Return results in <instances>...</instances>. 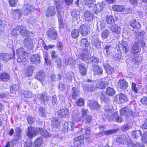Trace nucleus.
I'll use <instances>...</instances> for the list:
<instances>
[{"instance_id":"nucleus-1","label":"nucleus","mask_w":147,"mask_h":147,"mask_svg":"<svg viewBox=\"0 0 147 147\" xmlns=\"http://www.w3.org/2000/svg\"><path fill=\"white\" fill-rule=\"evenodd\" d=\"M132 112V110L130 108L127 107H124L120 110V114L122 115H125L126 116L125 119V121L127 124L131 121L130 119L131 116L129 115L130 113Z\"/></svg>"},{"instance_id":"nucleus-2","label":"nucleus","mask_w":147,"mask_h":147,"mask_svg":"<svg viewBox=\"0 0 147 147\" xmlns=\"http://www.w3.org/2000/svg\"><path fill=\"white\" fill-rule=\"evenodd\" d=\"M79 30L82 35L85 36H86L89 33L90 28L86 25L82 24L80 26Z\"/></svg>"},{"instance_id":"nucleus-3","label":"nucleus","mask_w":147,"mask_h":147,"mask_svg":"<svg viewBox=\"0 0 147 147\" xmlns=\"http://www.w3.org/2000/svg\"><path fill=\"white\" fill-rule=\"evenodd\" d=\"M57 114L59 118H65L68 116L69 112L67 109H63L59 110L57 112Z\"/></svg>"},{"instance_id":"nucleus-4","label":"nucleus","mask_w":147,"mask_h":147,"mask_svg":"<svg viewBox=\"0 0 147 147\" xmlns=\"http://www.w3.org/2000/svg\"><path fill=\"white\" fill-rule=\"evenodd\" d=\"M47 34L49 38L52 39H56L57 37V33L56 30L54 28H52L49 30Z\"/></svg>"},{"instance_id":"nucleus-5","label":"nucleus","mask_w":147,"mask_h":147,"mask_svg":"<svg viewBox=\"0 0 147 147\" xmlns=\"http://www.w3.org/2000/svg\"><path fill=\"white\" fill-rule=\"evenodd\" d=\"M37 129H36L32 127H29L28 129V132L27 135L30 138H32L34 136H36L37 132H38Z\"/></svg>"},{"instance_id":"nucleus-6","label":"nucleus","mask_w":147,"mask_h":147,"mask_svg":"<svg viewBox=\"0 0 147 147\" xmlns=\"http://www.w3.org/2000/svg\"><path fill=\"white\" fill-rule=\"evenodd\" d=\"M119 47L120 52L121 53H125L129 51V46L126 41H122Z\"/></svg>"},{"instance_id":"nucleus-7","label":"nucleus","mask_w":147,"mask_h":147,"mask_svg":"<svg viewBox=\"0 0 147 147\" xmlns=\"http://www.w3.org/2000/svg\"><path fill=\"white\" fill-rule=\"evenodd\" d=\"M131 141L130 139L128 136H126L124 134L122 135L121 136L117 138L116 141L118 143L121 144H124L125 143L127 142L128 144L129 142H128V140Z\"/></svg>"},{"instance_id":"nucleus-8","label":"nucleus","mask_w":147,"mask_h":147,"mask_svg":"<svg viewBox=\"0 0 147 147\" xmlns=\"http://www.w3.org/2000/svg\"><path fill=\"white\" fill-rule=\"evenodd\" d=\"M34 40L29 37L26 38L24 40V44L25 47L29 49H32L33 47Z\"/></svg>"},{"instance_id":"nucleus-9","label":"nucleus","mask_w":147,"mask_h":147,"mask_svg":"<svg viewBox=\"0 0 147 147\" xmlns=\"http://www.w3.org/2000/svg\"><path fill=\"white\" fill-rule=\"evenodd\" d=\"M78 67L81 75L83 76L86 75L87 74V69L85 64L83 63L79 64L78 65Z\"/></svg>"},{"instance_id":"nucleus-10","label":"nucleus","mask_w":147,"mask_h":147,"mask_svg":"<svg viewBox=\"0 0 147 147\" xmlns=\"http://www.w3.org/2000/svg\"><path fill=\"white\" fill-rule=\"evenodd\" d=\"M45 72L42 70H40L36 73V78L42 82L45 79Z\"/></svg>"},{"instance_id":"nucleus-11","label":"nucleus","mask_w":147,"mask_h":147,"mask_svg":"<svg viewBox=\"0 0 147 147\" xmlns=\"http://www.w3.org/2000/svg\"><path fill=\"white\" fill-rule=\"evenodd\" d=\"M90 108L92 110H99L100 108V106L99 105L96 101H90L89 104Z\"/></svg>"},{"instance_id":"nucleus-12","label":"nucleus","mask_w":147,"mask_h":147,"mask_svg":"<svg viewBox=\"0 0 147 147\" xmlns=\"http://www.w3.org/2000/svg\"><path fill=\"white\" fill-rule=\"evenodd\" d=\"M32 63L38 64L40 63V57L38 54L32 55L30 59Z\"/></svg>"},{"instance_id":"nucleus-13","label":"nucleus","mask_w":147,"mask_h":147,"mask_svg":"<svg viewBox=\"0 0 147 147\" xmlns=\"http://www.w3.org/2000/svg\"><path fill=\"white\" fill-rule=\"evenodd\" d=\"M74 124L70 122H65L63 126V131L64 132L67 131L68 130H72L74 128Z\"/></svg>"},{"instance_id":"nucleus-14","label":"nucleus","mask_w":147,"mask_h":147,"mask_svg":"<svg viewBox=\"0 0 147 147\" xmlns=\"http://www.w3.org/2000/svg\"><path fill=\"white\" fill-rule=\"evenodd\" d=\"M115 97H119V99H117L116 100L119 101L120 103H124L125 102H126L128 101L126 96L122 93L119 94L116 96Z\"/></svg>"},{"instance_id":"nucleus-15","label":"nucleus","mask_w":147,"mask_h":147,"mask_svg":"<svg viewBox=\"0 0 147 147\" xmlns=\"http://www.w3.org/2000/svg\"><path fill=\"white\" fill-rule=\"evenodd\" d=\"M141 49L139 45V43H135L132 47L131 52L133 54L138 53L141 50Z\"/></svg>"},{"instance_id":"nucleus-16","label":"nucleus","mask_w":147,"mask_h":147,"mask_svg":"<svg viewBox=\"0 0 147 147\" xmlns=\"http://www.w3.org/2000/svg\"><path fill=\"white\" fill-rule=\"evenodd\" d=\"M56 13L55 7L51 6L49 7L46 12V15L47 17L54 16Z\"/></svg>"},{"instance_id":"nucleus-17","label":"nucleus","mask_w":147,"mask_h":147,"mask_svg":"<svg viewBox=\"0 0 147 147\" xmlns=\"http://www.w3.org/2000/svg\"><path fill=\"white\" fill-rule=\"evenodd\" d=\"M112 106L110 103H108L106 105L105 110V113L107 115L108 117L112 116L113 111Z\"/></svg>"},{"instance_id":"nucleus-18","label":"nucleus","mask_w":147,"mask_h":147,"mask_svg":"<svg viewBox=\"0 0 147 147\" xmlns=\"http://www.w3.org/2000/svg\"><path fill=\"white\" fill-rule=\"evenodd\" d=\"M93 72L95 75H100L102 74L103 69L99 65H94Z\"/></svg>"},{"instance_id":"nucleus-19","label":"nucleus","mask_w":147,"mask_h":147,"mask_svg":"<svg viewBox=\"0 0 147 147\" xmlns=\"http://www.w3.org/2000/svg\"><path fill=\"white\" fill-rule=\"evenodd\" d=\"M110 29L115 34H120L121 31V28L116 26L115 24H113L109 27Z\"/></svg>"},{"instance_id":"nucleus-20","label":"nucleus","mask_w":147,"mask_h":147,"mask_svg":"<svg viewBox=\"0 0 147 147\" xmlns=\"http://www.w3.org/2000/svg\"><path fill=\"white\" fill-rule=\"evenodd\" d=\"M20 34L22 36L27 38L28 37V36L30 35V33L25 27L22 26H20Z\"/></svg>"},{"instance_id":"nucleus-21","label":"nucleus","mask_w":147,"mask_h":147,"mask_svg":"<svg viewBox=\"0 0 147 147\" xmlns=\"http://www.w3.org/2000/svg\"><path fill=\"white\" fill-rule=\"evenodd\" d=\"M13 55L10 53H2L0 55V59L4 61H8L11 59Z\"/></svg>"},{"instance_id":"nucleus-22","label":"nucleus","mask_w":147,"mask_h":147,"mask_svg":"<svg viewBox=\"0 0 147 147\" xmlns=\"http://www.w3.org/2000/svg\"><path fill=\"white\" fill-rule=\"evenodd\" d=\"M132 137L135 139H138L142 135V133L140 130H136L131 132Z\"/></svg>"},{"instance_id":"nucleus-23","label":"nucleus","mask_w":147,"mask_h":147,"mask_svg":"<svg viewBox=\"0 0 147 147\" xmlns=\"http://www.w3.org/2000/svg\"><path fill=\"white\" fill-rule=\"evenodd\" d=\"M118 84V86L121 89H126L128 86L127 82L124 80H119Z\"/></svg>"},{"instance_id":"nucleus-24","label":"nucleus","mask_w":147,"mask_h":147,"mask_svg":"<svg viewBox=\"0 0 147 147\" xmlns=\"http://www.w3.org/2000/svg\"><path fill=\"white\" fill-rule=\"evenodd\" d=\"M0 78L3 81H7L10 79V76L8 73L4 72L0 74Z\"/></svg>"},{"instance_id":"nucleus-25","label":"nucleus","mask_w":147,"mask_h":147,"mask_svg":"<svg viewBox=\"0 0 147 147\" xmlns=\"http://www.w3.org/2000/svg\"><path fill=\"white\" fill-rule=\"evenodd\" d=\"M37 130L38 133H40V134L42 136L46 138L49 137L50 135L47 132L46 129L43 128H38Z\"/></svg>"},{"instance_id":"nucleus-26","label":"nucleus","mask_w":147,"mask_h":147,"mask_svg":"<svg viewBox=\"0 0 147 147\" xmlns=\"http://www.w3.org/2000/svg\"><path fill=\"white\" fill-rule=\"evenodd\" d=\"M80 58L81 60L84 61L90 64V61L89 60V56L88 53H82L81 54Z\"/></svg>"},{"instance_id":"nucleus-27","label":"nucleus","mask_w":147,"mask_h":147,"mask_svg":"<svg viewBox=\"0 0 147 147\" xmlns=\"http://www.w3.org/2000/svg\"><path fill=\"white\" fill-rule=\"evenodd\" d=\"M130 25L133 28L139 29L141 28V25L140 23L135 20H132L130 23Z\"/></svg>"},{"instance_id":"nucleus-28","label":"nucleus","mask_w":147,"mask_h":147,"mask_svg":"<svg viewBox=\"0 0 147 147\" xmlns=\"http://www.w3.org/2000/svg\"><path fill=\"white\" fill-rule=\"evenodd\" d=\"M51 121L52 125L54 127H57L60 125V121L57 118H52L51 119Z\"/></svg>"},{"instance_id":"nucleus-29","label":"nucleus","mask_w":147,"mask_h":147,"mask_svg":"<svg viewBox=\"0 0 147 147\" xmlns=\"http://www.w3.org/2000/svg\"><path fill=\"white\" fill-rule=\"evenodd\" d=\"M135 34L138 40L143 39L146 35L145 32L143 31L141 32H135Z\"/></svg>"},{"instance_id":"nucleus-30","label":"nucleus","mask_w":147,"mask_h":147,"mask_svg":"<svg viewBox=\"0 0 147 147\" xmlns=\"http://www.w3.org/2000/svg\"><path fill=\"white\" fill-rule=\"evenodd\" d=\"M112 8L114 11L121 12L124 11L125 7L123 5H113L112 7Z\"/></svg>"},{"instance_id":"nucleus-31","label":"nucleus","mask_w":147,"mask_h":147,"mask_svg":"<svg viewBox=\"0 0 147 147\" xmlns=\"http://www.w3.org/2000/svg\"><path fill=\"white\" fill-rule=\"evenodd\" d=\"M104 68L106 70L107 74H111L113 73L114 72V69L111 67L110 65L108 64H106L104 65Z\"/></svg>"},{"instance_id":"nucleus-32","label":"nucleus","mask_w":147,"mask_h":147,"mask_svg":"<svg viewBox=\"0 0 147 147\" xmlns=\"http://www.w3.org/2000/svg\"><path fill=\"white\" fill-rule=\"evenodd\" d=\"M75 113L76 114L75 115L72 114L73 119L77 122L80 121L81 119V115L77 111L75 112Z\"/></svg>"},{"instance_id":"nucleus-33","label":"nucleus","mask_w":147,"mask_h":147,"mask_svg":"<svg viewBox=\"0 0 147 147\" xmlns=\"http://www.w3.org/2000/svg\"><path fill=\"white\" fill-rule=\"evenodd\" d=\"M39 98L40 99L41 103L43 104L45 102L48 101L49 98L44 93L40 95Z\"/></svg>"},{"instance_id":"nucleus-34","label":"nucleus","mask_w":147,"mask_h":147,"mask_svg":"<svg viewBox=\"0 0 147 147\" xmlns=\"http://www.w3.org/2000/svg\"><path fill=\"white\" fill-rule=\"evenodd\" d=\"M16 53L18 56H22V55L26 56L27 55V52L22 47H20L17 49Z\"/></svg>"},{"instance_id":"nucleus-35","label":"nucleus","mask_w":147,"mask_h":147,"mask_svg":"<svg viewBox=\"0 0 147 147\" xmlns=\"http://www.w3.org/2000/svg\"><path fill=\"white\" fill-rule=\"evenodd\" d=\"M19 88L18 84H14L10 86V92L14 94H16V92L18 90Z\"/></svg>"},{"instance_id":"nucleus-36","label":"nucleus","mask_w":147,"mask_h":147,"mask_svg":"<svg viewBox=\"0 0 147 147\" xmlns=\"http://www.w3.org/2000/svg\"><path fill=\"white\" fill-rule=\"evenodd\" d=\"M108 83L106 81H99L97 84V86L99 89H103L107 85Z\"/></svg>"},{"instance_id":"nucleus-37","label":"nucleus","mask_w":147,"mask_h":147,"mask_svg":"<svg viewBox=\"0 0 147 147\" xmlns=\"http://www.w3.org/2000/svg\"><path fill=\"white\" fill-rule=\"evenodd\" d=\"M106 93L108 95L112 96L115 94V91L113 88L108 87L107 89Z\"/></svg>"},{"instance_id":"nucleus-38","label":"nucleus","mask_w":147,"mask_h":147,"mask_svg":"<svg viewBox=\"0 0 147 147\" xmlns=\"http://www.w3.org/2000/svg\"><path fill=\"white\" fill-rule=\"evenodd\" d=\"M111 48V45H105L104 47V53L106 55H109L111 53L110 49Z\"/></svg>"},{"instance_id":"nucleus-39","label":"nucleus","mask_w":147,"mask_h":147,"mask_svg":"<svg viewBox=\"0 0 147 147\" xmlns=\"http://www.w3.org/2000/svg\"><path fill=\"white\" fill-rule=\"evenodd\" d=\"M34 69V67L33 66L31 65L28 67L26 71V76L28 77L31 76Z\"/></svg>"},{"instance_id":"nucleus-40","label":"nucleus","mask_w":147,"mask_h":147,"mask_svg":"<svg viewBox=\"0 0 147 147\" xmlns=\"http://www.w3.org/2000/svg\"><path fill=\"white\" fill-rule=\"evenodd\" d=\"M43 143L42 140L41 138L37 139L34 141V144L35 147H40Z\"/></svg>"},{"instance_id":"nucleus-41","label":"nucleus","mask_w":147,"mask_h":147,"mask_svg":"<svg viewBox=\"0 0 147 147\" xmlns=\"http://www.w3.org/2000/svg\"><path fill=\"white\" fill-rule=\"evenodd\" d=\"M100 98L102 101H104L105 102L108 103L111 102L109 100V98L107 96L104 95L102 93H101L100 95Z\"/></svg>"},{"instance_id":"nucleus-42","label":"nucleus","mask_w":147,"mask_h":147,"mask_svg":"<svg viewBox=\"0 0 147 147\" xmlns=\"http://www.w3.org/2000/svg\"><path fill=\"white\" fill-rule=\"evenodd\" d=\"M72 96L73 99H75L78 96L79 93V90L76 87H73L72 88Z\"/></svg>"},{"instance_id":"nucleus-43","label":"nucleus","mask_w":147,"mask_h":147,"mask_svg":"<svg viewBox=\"0 0 147 147\" xmlns=\"http://www.w3.org/2000/svg\"><path fill=\"white\" fill-rule=\"evenodd\" d=\"M106 21L108 24H114L115 22L113 16L111 15L107 16Z\"/></svg>"},{"instance_id":"nucleus-44","label":"nucleus","mask_w":147,"mask_h":147,"mask_svg":"<svg viewBox=\"0 0 147 147\" xmlns=\"http://www.w3.org/2000/svg\"><path fill=\"white\" fill-rule=\"evenodd\" d=\"M34 9V7L30 5H26L25 7L24 11L26 13H30L32 11H33Z\"/></svg>"},{"instance_id":"nucleus-45","label":"nucleus","mask_w":147,"mask_h":147,"mask_svg":"<svg viewBox=\"0 0 147 147\" xmlns=\"http://www.w3.org/2000/svg\"><path fill=\"white\" fill-rule=\"evenodd\" d=\"M118 130V129L108 130L104 131L103 134L107 135H109L115 133Z\"/></svg>"},{"instance_id":"nucleus-46","label":"nucleus","mask_w":147,"mask_h":147,"mask_svg":"<svg viewBox=\"0 0 147 147\" xmlns=\"http://www.w3.org/2000/svg\"><path fill=\"white\" fill-rule=\"evenodd\" d=\"M110 32L108 30H105L103 31L101 33L102 38L103 39L107 38L109 36Z\"/></svg>"},{"instance_id":"nucleus-47","label":"nucleus","mask_w":147,"mask_h":147,"mask_svg":"<svg viewBox=\"0 0 147 147\" xmlns=\"http://www.w3.org/2000/svg\"><path fill=\"white\" fill-rule=\"evenodd\" d=\"M96 10L98 11H101L105 6L103 3L100 2L95 5Z\"/></svg>"},{"instance_id":"nucleus-48","label":"nucleus","mask_w":147,"mask_h":147,"mask_svg":"<svg viewBox=\"0 0 147 147\" xmlns=\"http://www.w3.org/2000/svg\"><path fill=\"white\" fill-rule=\"evenodd\" d=\"M50 78L52 81H55L58 80V79H61V76L59 74L56 75L53 74H52L51 75Z\"/></svg>"},{"instance_id":"nucleus-49","label":"nucleus","mask_w":147,"mask_h":147,"mask_svg":"<svg viewBox=\"0 0 147 147\" xmlns=\"http://www.w3.org/2000/svg\"><path fill=\"white\" fill-rule=\"evenodd\" d=\"M84 89L86 88L87 89L88 91H94L96 88V87L94 86V84H90V85H88L87 86H83Z\"/></svg>"},{"instance_id":"nucleus-50","label":"nucleus","mask_w":147,"mask_h":147,"mask_svg":"<svg viewBox=\"0 0 147 147\" xmlns=\"http://www.w3.org/2000/svg\"><path fill=\"white\" fill-rule=\"evenodd\" d=\"M83 118V121L86 123L89 124L92 120L91 117L89 115H86Z\"/></svg>"},{"instance_id":"nucleus-51","label":"nucleus","mask_w":147,"mask_h":147,"mask_svg":"<svg viewBox=\"0 0 147 147\" xmlns=\"http://www.w3.org/2000/svg\"><path fill=\"white\" fill-rule=\"evenodd\" d=\"M90 63L93 64H94L98 63L99 62V59L98 58L92 56L90 58Z\"/></svg>"},{"instance_id":"nucleus-52","label":"nucleus","mask_w":147,"mask_h":147,"mask_svg":"<svg viewBox=\"0 0 147 147\" xmlns=\"http://www.w3.org/2000/svg\"><path fill=\"white\" fill-rule=\"evenodd\" d=\"M17 60L18 62L20 63L22 62L24 63L27 61V59L26 58L22 56L21 55L18 56V58Z\"/></svg>"},{"instance_id":"nucleus-53","label":"nucleus","mask_w":147,"mask_h":147,"mask_svg":"<svg viewBox=\"0 0 147 147\" xmlns=\"http://www.w3.org/2000/svg\"><path fill=\"white\" fill-rule=\"evenodd\" d=\"M79 30L76 29L73 30L71 32V37L74 38H77L79 36Z\"/></svg>"},{"instance_id":"nucleus-54","label":"nucleus","mask_w":147,"mask_h":147,"mask_svg":"<svg viewBox=\"0 0 147 147\" xmlns=\"http://www.w3.org/2000/svg\"><path fill=\"white\" fill-rule=\"evenodd\" d=\"M76 104L77 105L79 106H81L84 105V99L81 98H80L78 99L76 102Z\"/></svg>"},{"instance_id":"nucleus-55","label":"nucleus","mask_w":147,"mask_h":147,"mask_svg":"<svg viewBox=\"0 0 147 147\" xmlns=\"http://www.w3.org/2000/svg\"><path fill=\"white\" fill-rule=\"evenodd\" d=\"M39 113L42 116H45L46 115V111L44 107H42L38 109Z\"/></svg>"},{"instance_id":"nucleus-56","label":"nucleus","mask_w":147,"mask_h":147,"mask_svg":"<svg viewBox=\"0 0 147 147\" xmlns=\"http://www.w3.org/2000/svg\"><path fill=\"white\" fill-rule=\"evenodd\" d=\"M84 17L88 20H90L92 18V14L89 11H87L84 13Z\"/></svg>"},{"instance_id":"nucleus-57","label":"nucleus","mask_w":147,"mask_h":147,"mask_svg":"<svg viewBox=\"0 0 147 147\" xmlns=\"http://www.w3.org/2000/svg\"><path fill=\"white\" fill-rule=\"evenodd\" d=\"M32 142L31 139H27L25 142L24 147H31Z\"/></svg>"},{"instance_id":"nucleus-58","label":"nucleus","mask_w":147,"mask_h":147,"mask_svg":"<svg viewBox=\"0 0 147 147\" xmlns=\"http://www.w3.org/2000/svg\"><path fill=\"white\" fill-rule=\"evenodd\" d=\"M23 94L24 96L27 98L32 97L33 96V94L29 91H26L24 92L23 93Z\"/></svg>"},{"instance_id":"nucleus-59","label":"nucleus","mask_w":147,"mask_h":147,"mask_svg":"<svg viewBox=\"0 0 147 147\" xmlns=\"http://www.w3.org/2000/svg\"><path fill=\"white\" fill-rule=\"evenodd\" d=\"M55 62L57 68H59L61 67L62 63L61 59L58 58H56Z\"/></svg>"},{"instance_id":"nucleus-60","label":"nucleus","mask_w":147,"mask_h":147,"mask_svg":"<svg viewBox=\"0 0 147 147\" xmlns=\"http://www.w3.org/2000/svg\"><path fill=\"white\" fill-rule=\"evenodd\" d=\"M60 98L59 96H54L52 98L53 104L54 105L60 100Z\"/></svg>"},{"instance_id":"nucleus-61","label":"nucleus","mask_w":147,"mask_h":147,"mask_svg":"<svg viewBox=\"0 0 147 147\" xmlns=\"http://www.w3.org/2000/svg\"><path fill=\"white\" fill-rule=\"evenodd\" d=\"M105 27L104 24L101 23V22H99L97 23V29L98 31L102 30V28Z\"/></svg>"},{"instance_id":"nucleus-62","label":"nucleus","mask_w":147,"mask_h":147,"mask_svg":"<svg viewBox=\"0 0 147 147\" xmlns=\"http://www.w3.org/2000/svg\"><path fill=\"white\" fill-rule=\"evenodd\" d=\"M131 140L129 141V143L128 145L129 147H140L141 145L138 143H136V144H133L131 143Z\"/></svg>"},{"instance_id":"nucleus-63","label":"nucleus","mask_w":147,"mask_h":147,"mask_svg":"<svg viewBox=\"0 0 147 147\" xmlns=\"http://www.w3.org/2000/svg\"><path fill=\"white\" fill-rule=\"evenodd\" d=\"M58 17L59 26L60 28H62L64 26L63 21V19L61 15L58 16Z\"/></svg>"},{"instance_id":"nucleus-64","label":"nucleus","mask_w":147,"mask_h":147,"mask_svg":"<svg viewBox=\"0 0 147 147\" xmlns=\"http://www.w3.org/2000/svg\"><path fill=\"white\" fill-rule=\"evenodd\" d=\"M114 117L116 121L118 122L121 123L123 121V119L120 116H119L117 115L114 116Z\"/></svg>"}]
</instances>
